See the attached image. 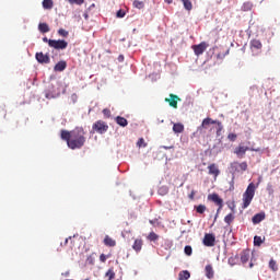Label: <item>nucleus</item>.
Here are the masks:
<instances>
[{"mask_svg": "<svg viewBox=\"0 0 280 280\" xmlns=\"http://www.w3.org/2000/svg\"><path fill=\"white\" fill-rule=\"evenodd\" d=\"M86 131H84V128L77 127L71 131L68 130H61V139L63 141H67L68 148L70 150H80V148H84V144L86 143Z\"/></svg>", "mask_w": 280, "mask_h": 280, "instance_id": "f257e3e1", "label": "nucleus"}, {"mask_svg": "<svg viewBox=\"0 0 280 280\" xmlns=\"http://www.w3.org/2000/svg\"><path fill=\"white\" fill-rule=\"evenodd\" d=\"M255 184L250 183L245 192L243 194V209H248L250 207V202H253V198H255Z\"/></svg>", "mask_w": 280, "mask_h": 280, "instance_id": "f03ea898", "label": "nucleus"}, {"mask_svg": "<svg viewBox=\"0 0 280 280\" xmlns=\"http://www.w3.org/2000/svg\"><path fill=\"white\" fill-rule=\"evenodd\" d=\"M249 51L254 57L261 56V51H264V44H261V40L255 38L250 39Z\"/></svg>", "mask_w": 280, "mask_h": 280, "instance_id": "7ed1b4c3", "label": "nucleus"}, {"mask_svg": "<svg viewBox=\"0 0 280 280\" xmlns=\"http://www.w3.org/2000/svg\"><path fill=\"white\" fill-rule=\"evenodd\" d=\"M248 150L250 152H259V149H253V148H248V147H244L242 144H240L238 147H236L234 149V154H236V156H238V159H244L246 152H248Z\"/></svg>", "mask_w": 280, "mask_h": 280, "instance_id": "20e7f679", "label": "nucleus"}, {"mask_svg": "<svg viewBox=\"0 0 280 280\" xmlns=\"http://www.w3.org/2000/svg\"><path fill=\"white\" fill-rule=\"evenodd\" d=\"M209 45L207 44V42H201L198 45H192L191 49L194 50L195 56H202V54H205V51H207Z\"/></svg>", "mask_w": 280, "mask_h": 280, "instance_id": "39448f33", "label": "nucleus"}, {"mask_svg": "<svg viewBox=\"0 0 280 280\" xmlns=\"http://www.w3.org/2000/svg\"><path fill=\"white\" fill-rule=\"evenodd\" d=\"M49 47H52V49H67V47H69V43L65 39H52L49 40Z\"/></svg>", "mask_w": 280, "mask_h": 280, "instance_id": "423d86ee", "label": "nucleus"}, {"mask_svg": "<svg viewBox=\"0 0 280 280\" xmlns=\"http://www.w3.org/2000/svg\"><path fill=\"white\" fill-rule=\"evenodd\" d=\"M92 128L93 130H95V132H98V135H104V132L108 131V126L103 120L94 122Z\"/></svg>", "mask_w": 280, "mask_h": 280, "instance_id": "0eeeda50", "label": "nucleus"}, {"mask_svg": "<svg viewBox=\"0 0 280 280\" xmlns=\"http://www.w3.org/2000/svg\"><path fill=\"white\" fill-rule=\"evenodd\" d=\"M208 200H211L212 202L217 203V206L219 207L218 213H220L222 207H224V200H222V198H220V195L219 194L209 195Z\"/></svg>", "mask_w": 280, "mask_h": 280, "instance_id": "6e6552de", "label": "nucleus"}, {"mask_svg": "<svg viewBox=\"0 0 280 280\" xmlns=\"http://www.w3.org/2000/svg\"><path fill=\"white\" fill-rule=\"evenodd\" d=\"M211 124L213 125V124H217V126H218V132H221V130H222V122L220 121V120H213V119H211V118H206V119H203L202 120V124H201V126L199 127V128H207V126H211Z\"/></svg>", "mask_w": 280, "mask_h": 280, "instance_id": "1a4fd4ad", "label": "nucleus"}, {"mask_svg": "<svg viewBox=\"0 0 280 280\" xmlns=\"http://www.w3.org/2000/svg\"><path fill=\"white\" fill-rule=\"evenodd\" d=\"M208 174L209 176H213L214 180H218V176H220V167H218V164H210L208 166Z\"/></svg>", "mask_w": 280, "mask_h": 280, "instance_id": "9d476101", "label": "nucleus"}, {"mask_svg": "<svg viewBox=\"0 0 280 280\" xmlns=\"http://www.w3.org/2000/svg\"><path fill=\"white\" fill-rule=\"evenodd\" d=\"M202 244L208 247L215 246V235L209 233L205 234Z\"/></svg>", "mask_w": 280, "mask_h": 280, "instance_id": "9b49d317", "label": "nucleus"}, {"mask_svg": "<svg viewBox=\"0 0 280 280\" xmlns=\"http://www.w3.org/2000/svg\"><path fill=\"white\" fill-rule=\"evenodd\" d=\"M35 58L39 65H49L50 62L49 55L43 52H36Z\"/></svg>", "mask_w": 280, "mask_h": 280, "instance_id": "f8f14e48", "label": "nucleus"}, {"mask_svg": "<svg viewBox=\"0 0 280 280\" xmlns=\"http://www.w3.org/2000/svg\"><path fill=\"white\" fill-rule=\"evenodd\" d=\"M178 101H180V98L175 94H170V98H165V102L170 104L172 108H178Z\"/></svg>", "mask_w": 280, "mask_h": 280, "instance_id": "ddd939ff", "label": "nucleus"}, {"mask_svg": "<svg viewBox=\"0 0 280 280\" xmlns=\"http://www.w3.org/2000/svg\"><path fill=\"white\" fill-rule=\"evenodd\" d=\"M59 93L56 92V90H54V85H51L50 88L47 89L45 97L47 100H54L56 97H58Z\"/></svg>", "mask_w": 280, "mask_h": 280, "instance_id": "4468645a", "label": "nucleus"}, {"mask_svg": "<svg viewBox=\"0 0 280 280\" xmlns=\"http://www.w3.org/2000/svg\"><path fill=\"white\" fill-rule=\"evenodd\" d=\"M264 220H266V213L260 212L253 217L252 222L253 224H259V222H264Z\"/></svg>", "mask_w": 280, "mask_h": 280, "instance_id": "2eb2a0df", "label": "nucleus"}, {"mask_svg": "<svg viewBox=\"0 0 280 280\" xmlns=\"http://www.w3.org/2000/svg\"><path fill=\"white\" fill-rule=\"evenodd\" d=\"M250 259V249H245L241 253V261L242 264H248Z\"/></svg>", "mask_w": 280, "mask_h": 280, "instance_id": "dca6fc26", "label": "nucleus"}, {"mask_svg": "<svg viewBox=\"0 0 280 280\" xmlns=\"http://www.w3.org/2000/svg\"><path fill=\"white\" fill-rule=\"evenodd\" d=\"M173 132H175V135H180V132H185V125L180 124V122H176L173 125Z\"/></svg>", "mask_w": 280, "mask_h": 280, "instance_id": "f3484780", "label": "nucleus"}, {"mask_svg": "<svg viewBox=\"0 0 280 280\" xmlns=\"http://www.w3.org/2000/svg\"><path fill=\"white\" fill-rule=\"evenodd\" d=\"M133 250L136 253H141V248H143V240L137 238L132 245Z\"/></svg>", "mask_w": 280, "mask_h": 280, "instance_id": "a211bd4d", "label": "nucleus"}, {"mask_svg": "<svg viewBox=\"0 0 280 280\" xmlns=\"http://www.w3.org/2000/svg\"><path fill=\"white\" fill-rule=\"evenodd\" d=\"M207 279H213L215 272L213 271V266L207 265L205 268Z\"/></svg>", "mask_w": 280, "mask_h": 280, "instance_id": "6ab92c4d", "label": "nucleus"}, {"mask_svg": "<svg viewBox=\"0 0 280 280\" xmlns=\"http://www.w3.org/2000/svg\"><path fill=\"white\" fill-rule=\"evenodd\" d=\"M105 246H109L110 248L117 246V242L113 240L110 236L106 235L104 238Z\"/></svg>", "mask_w": 280, "mask_h": 280, "instance_id": "aec40b11", "label": "nucleus"}, {"mask_svg": "<svg viewBox=\"0 0 280 280\" xmlns=\"http://www.w3.org/2000/svg\"><path fill=\"white\" fill-rule=\"evenodd\" d=\"M116 124H118V126H121V128H126V126H128V119H126L125 117L121 116H117L115 118Z\"/></svg>", "mask_w": 280, "mask_h": 280, "instance_id": "412c9836", "label": "nucleus"}, {"mask_svg": "<svg viewBox=\"0 0 280 280\" xmlns=\"http://www.w3.org/2000/svg\"><path fill=\"white\" fill-rule=\"evenodd\" d=\"M67 69V61H59L54 67V71H65Z\"/></svg>", "mask_w": 280, "mask_h": 280, "instance_id": "4be33fe9", "label": "nucleus"}, {"mask_svg": "<svg viewBox=\"0 0 280 280\" xmlns=\"http://www.w3.org/2000/svg\"><path fill=\"white\" fill-rule=\"evenodd\" d=\"M42 5L44 10H51L54 8V0H43Z\"/></svg>", "mask_w": 280, "mask_h": 280, "instance_id": "5701e85b", "label": "nucleus"}, {"mask_svg": "<svg viewBox=\"0 0 280 280\" xmlns=\"http://www.w3.org/2000/svg\"><path fill=\"white\" fill-rule=\"evenodd\" d=\"M191 277V273L187 270H183L178 273V280H188Z\"/></svg>", "mask_w": 280, "mask_h": 280, "instance_id": "b1692460", "label": "nucleus"}, {"mask_svg": "<svg viewBox=\"0 0 280 280\" xmlns=\"http://www.w3.org/2000/svg\"><path fill=\"white\" fill-rule=\"evenodd\" d=\"M38 30L42 34H47L49 32V24L47 23H39L38 24Z\"/></svg>", "mask_w": 280, "mask_h": 280, "instance_id": "393cba45", "label": "nucleus"}, {"mask_svg": "<svg viewBox=\"0 0 280 280\" xmlns=\"http://www.w3.org/2000/svg\"><path fill=\"white\" fill-rule=\"evenodd\" d=\"M233 220H235V215L233 213H229L228 215L224 217V223L231 226L233 224Z\"/></svg>", "mask_w": 280, "mask_h": 280, "instance_id": "a878e982", "label": "nucleus"}, {"mask_svg": "<svg viewBox=\"0 0 280 280\" xmlns=\"http://www.w3.org/2000/svg\"><path fill=\"white\" fill-rule=\"evenodd\" d=\"M269 268L272 270V272H277L279 270V266L277 265V260L270 259L269 260Z\"/></svg>", "mask_w": 280, "mask_h": 280, "instance_id": "bb28decb", "label": "nucleus"}, {"mask_svg": "<svg viewBox=\"0 0 280 280\" xmlns=\"http://www.w3.org/2000/svg\"><path fill=\"white\" fill-rule=\"evenodd\" d=\"M184 3L185 10L191 11L194 8V4H191V0H180Z\"/></svg>", "mask_w": 280, "mask_h": 280, "instance_id": "cd10ccee", "label": "nucleus"}, {"mask_svg": "<svg viewBox=\"0 0 280 280\" xmlns=\"http://www.w3.org/2000/svg\"><path fill=\"white\" fill-rule=\"evenodd\" d=\"M184 3L185 10L191 11L194 8V4H191V0H180Z\"/></svg>", "mask_w": 280, "mask_h": 280, "instance_id": "c85d7f7f", "label": "nucleus"}, {"mask_svg": "<svg viewBox=\"0 0 280 280\" xmlns=\"http://www.w3.org/2000/svg\"><path fill=\"white\" fill-rule=\"evenodd\" d=\"M147 240L149 242H158L159 240V234L154 233V232H151L148 236H147Z\"/></svg>", "mask_w": 280, "mask_h": 280, "instance_id": "c756f323", "label": "nucleus"}, {"mask_svg": "<svg viewBox=\"0 0 280 280\" xmlns=\"http://www.w3.org/2000/svg\"><path fill=\"white\" fill-rule=\"evenodd\" d=\"M195 210L198 213L202 214V213H205V211H207V206H205V205L195 206Z\"/></svg>", "mask_w": 280, "mask_h": 280, "instance_id": "7c9ffc66", "label": "nucleus"}, {"mask_svg": "<svg viewBox=\"0 0 280 280\" xmlns=\"http://www.w3.org/2000/svg\"><path fill=\"white\" fill-rule=\"evenodd\" d=\"M185 255H187V257H191L194 249L191 248V245H186L184 248Z\"/></svg>", "mask_w": 280, "mask_h": 280, "instance_id": "2f4dec72", "label": "nucleus"}, {"mask_svg": "<svg viewBox=\"0 0 280 280\" xmlns=\"http://www.w3.org/2000/svg\"><path fill=\"white\" fill-rule=\"evenodd\" d=\"M144 3L143 1H139V0H135L133 1V8H137L138 10H142V8H144Z\"/></svg>", "mask_w": 280, "mask_h": 280, "instance_id": "473e14b6", "label": "nucleus"}, {"mask_svg": "<svg viewBox=\"0 0 280 280\" xmlns=\"http://www.w3.org/2000/svg\"><path fill=\"white\" fill-rule=\"evenodd\" d=\"M261 244H264V240H261V236H255L254 246H261Z\"/></svg>", "mask_w": 280, "mask_h": 280, "instance_id": "72a5a7b5", "label": "nucleus"}, {"mask_svg": "<svg viewBox=\"0 0 280 280\" xmlns=\"http://www.w3.org/2000/svg\"><path fill=\"white\" fill-rule=\"evenodd\" d=\"M138 148H147L148 143H145V140L143 138H140L137 142Z\"/></svg>", "mask_w": 280, "mask_h": 280, "instance_id": "f704fd0d", "label": "nucleus"}, {"mask_svg": "<svg viewBox=\"0 0 280 280\" xmlns=\"http://www.w3.org/2000/svg\"><path fill=\"white\" fill-rule=\"evenodd\" d=\"M58 34H59V36H62L63 38H67V36H69V31H66L65 28H59Z\"/></svg>", "mask_w": 280, "mask_h": 280, "instance_id": "c9c22d12", "label": "nucleus"}, {"mask_svg": "<svg viewBox=\"0 0 280 280\" xmlns=\"http://www.w3.org/2000/svg\"><path fill=\"white\" fill-rule=\"evenodd\" d=\"M238 167H240L241 172H246V170H248V163L242 162L238 164Z\"/></svg>", "mask_w": 280, "mask_h": 280, "instance_id": "e433bc0d", "label": "nucleus"}, {"mask_svg": "<svg viewBox=\"0 0 280 280\" xmlns=\"http://www.w3.org/2000/svg\"><path fill=\"white\" fill-rule=\"evenodd\" d=\"M68 2L73 5H82V3H84V0H68Z\"/></svg>", "mask_w": 280, "mask_h": 280, "instance_id": "4c0bfd02", "label": "nucleus"}, {"mask_svg": "<svg viewBox=\"0 0 280 280\" xmlns=\"http://www.w3.org/2000/svg\"><path fill=\"white\" fill-rule=\"evenodd\" d=\"M117 19H124L126 16V11L124 10H118L116 13Z\"/></svg>", "mask_w": 280, "mask_h": 280, "instance_id": "58836bf2", "label": "nucleus"}, {"mask_svg": "<svg viewBox=\"0 0 280 280\" xmlns=\"http://www.w3.org/2000/svg\"><path fill=\"white\" fill-rule=\"evenodd\" d=\"M229 49L228 50H225V52H219L218 55H217V58H219L220 60H222L224 57H226V56H229Z\"/></svg>", "mask_w": 280, "mask_h": 280, "instance_id": "ea45409f", "label": "nucleus"}, {"mask_svg": "<svg viewBox=\"0 0 280 280\" xmlns=\"http://www.w3.org/2000/svg\"><path fill=\"white\" fill-rule=\"evenodd\" d=\"M103 115L108 119L110 117V109L108 108L103 109Z\"/></svg>", "mask_w": 280, "mask_h": 280, "instance_id": "a19ab883", "label": "nucleus"}, {"mask_svg": "<svg viewBox=\"0 0 280 280\" xmlns=\"http://www.w3.org/2000/svg\"><path fill=\"white\" fill-rule=\"evenodd\" d=\"M228 139H229L230 141H235V140L237 139V135H235V133H229Z\"/></svg>", "mask_w": 280, "mask_h": 280, "instance_id": "79ce46f5", "label": "nucleus"}, {"mask_svg": "<svg viewBox=\"0 0 280 280\" xmlns=\"http://www.w3.org/2000/svg\"><path fill=\"white\" fill-rule=\"evenodd\" d=\"M100 261H102V264H106V256L104 254H101Z\"/></svg>", "mask_w": 280, "mask_h": 280, "instance_id": "37998d69", "label": "nucleus"}, {"mask_svg": "<svg viewBox=\"0 0 280 280\" xmlns=\"http://www.w3.org/2000/svg\"><path fill=\"white\" fill-rule=\"evenodd\" d=\"M69 240H71V236L66 238L63 243H61V246H67L69 244Z\"/></svg>", "mask_w": 280, "mask_h": 280, "instance_id": "c03bdc74", "label": "nucleus"}, {"mask_svg": "<svg viewBox=\"0 0 280 280\" xmlns=\"http://www.w3.org/2000/svg\"><path fill=\"white\" fill-rule=\"evenodd\" d=\"M118 62H124V55H120V56L118 57Z\"/></svg>", "mask_w": 280, "mask_h": 280, "instance_id": "a18cd8bd", "label": "nucleus"}, {"mask_svg": "<svg viewBox=\"0 0 280 280\" xmlns=\"http://www.w3.org/2000/svg\"><path fill=\"white\" fill-rule=\"evenodd\" d=\"M195 196H196V192L191 191V194L189 195L190 200H194Z\"/></svg>", "mask_w": 280, "mask_h": 280, "instance_id": "49530a36", "label": "nucleus"}, {"mask_svg": "<svg viewBox=\"0 0 280 280\" xmlns=\"http://www.w3.org/2000/svg\"><path fill=\"white\" fill-rule=\"evenodd\" d=\"M49 40H54V39H48L47 37H44V38H43V42H44V43H48V45H49Z\"/></svg>", "mask_w": 280, "mask_h": 280, "instance_id": "de8ad7c7", "label": "nucleus"}, {"mask_svg": "<svg viewBox=\"0 0 280 280\" xmlns=\"http://www.w3.org/2000/svg\"><path fill=\"white\" fill-rule=\"evenodd\" d=\"M113 279H115V273L114 272L109 273V280H113Z\"/></svg>", "mask_w": 280, "mask_h": 280, "instance_id": "09e8293b", "label": "nucleus"}, {"mask_svg": "<svg viewBox=\"0 0 280 280\" xmlns=\"http://www.w3.org/2000/svg\"><path fill=\"white\" fill-rule=\"evenodd\" d=\"M173 0H165V3H172Z\"/></svg>", "mask_w": 280, "mask_h": 280, "instance_id": "8fccbe9b", "label": "nucleus"}, {"mask_svg": "<svg viewBox=\"0 0 280 280\" xmlns=\"http://www.w3.org/2000/svg\"><path fill=\"white\" fill-rule=\"evenodd\" d=\"M150 224H154V222L150 221Z\"/></svg>", "mask_w": 280, "mask_h": 280, "instance_id": "3c124183", "label": "nucleus"}, {"mask_svg": "<svg viewBox=\"0 0 280 280\" xmlns=\"http://www.w3.org/2000/svg\"><path fill=\"white\" fill-rule=\"evenodd\" d=\"M249 266H250V268H253V264H250Z\"/></svg>", "mask_w": 280, "mask_h": 280, "instance_id": "603ef678", "label": "nucleus"}]
</instances>
